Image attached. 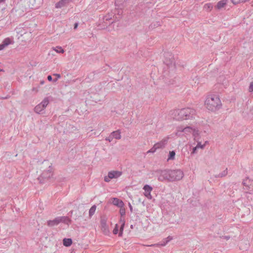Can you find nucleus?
<instances>
[{
	"label": "nucleus",
	"mask_w": 253,
	"mask_h": 253,
	"mask_svg": "<svg viewBox=\"0 0 253 253\" xmlns=\"http://www.w3.org/2000/svg\"><path fill=\"white\" fill-rule=\"evenodd\" d=\"M191 129V127H186L183 129V132H187V131H190V130Z\"/></svg>",
	"instance_id": "c03bdc74"
},
{
	"label": "nucleus",
	"mask_w": 253,
	"mask_h": 253,
	"mask_svg": "<svg viewBox=\"0 0 253 253\" xmlns=\"http://www.w3.org/2000/svg\"><path fill=\"white\" fill-rule=\"evenodd\" d=\"M130 228H131V229H132V228H133V225H131L130 226Z\"/></svg>",
	"instance_id": "13d9d810"
},
{
	"label": "nucleus",
	"mask_w": 253,
	"mask_h": 253,
	"mask_svg": "<svg viewBox=\"0 0 253 253\" xmlns=\"http://www.w3.org/2000/svg\"><path fill=\"white\" fill-rule=\"evenodd\" d=\"M113 138H115L117 139H120L121 138V131L120 130L113 131L111 133Z\"/></svg>",
	"instance_id": "412c9836"
},
{
	"label": "nucleus",
	"mask_w": 253,
	"mask_h": 253,
	"mask_svg": "<svg viewBox=\"0 0 253 253\" xmlns=\"http://www.w3.org/2000/svg\"><path fill=\"white\" fill-rule=\"evenodd\" d=\"M244 187H246L250 184H253V180L249 179L248 177L244 179L242 182Z\"/></svg>",
	"instance_id": "5701e85b"
},
{
	"label": "nucleus",
	"mask_w": 253,
	"mask_h": 253,
	"mask_svg": "<svg viewBox=\"0 0 253 253\" xmlns=\"http://www.w3.org/2000/svg\"><path fill=\"white\" fill-rule=\"evenodd\" d=\"M113 139V136L111 135V134H110V135L108 137L106 138L105 140L107 141H108L109 142H111L112 141Z\"/></svg>",
	"instance_id": "37998d69"
},
{
	"label": "nucleus",
	"mask_w": 253,
	"mask_h": 253,
	"mask_svg": "<svg viewBox=\"0 0 253 253\" xmlns=\"http://www.w3.org/2000/svg\"><path fill=\"white\" fill-rule=\"evenodd\" d=\"M116 11H117V10H115V12H115V18L114 19V21H112L111 23H109V24H112L116 21H119L121 19V15L122 14V10L118 11L117 15L116 13Z\"/></svg>",
	"instance_id": "a211bd4d"
},
{
	"label": "nucleus",
	"mask_w": 253,
	"mask_h": 253,
	"mask_svg": "<svg viewBox=\"0 0 253 253\" xmlns=\"http://www.w3.org/2000/svg\"><path fill=\"white\" fill-rule=\"evenodd\" d=\"M168 242H169V240H168L167 239L165 238L164 239V240L163 241H162L161 244H153V245H151L150 246H151V247L159 246H166V245L168 243Z\"/></svg>",
	"instance_id": "b1692460"
},
{
	"label": "nucleus",
	"mask_w": 253,
	"mask_h": 253,
	"mask_svg": "<svg viewBox=\"0 0 253 253\" xmlns=\"http://www.w3.org/2000/svg\"><path fill=\"white\" fill-rule=\"evenodd\" d=\"M115 12L111 11V12H108L106 15L103 16L102 20V26L101 27L102 29H105V27H107V25H110L112 21H114V19L115 18Z\"/></svg>",
	"instance_id": "39448f33"
},
{
	"label": "nucleus",
	"mask_w": 253,
	"mask_h": 253,
	"mask_svg": "<svg viewBox=\"0 0 253 253\" xmlns=\"http://www.w3.org/2000/svg\"><path fill=\"white\" fill-rule=\"evenodd\" d=\"M118 231H119L118 225L117 224H116L114 229H113V233L114 234H117L118 233Z\"/></svg>",
	"instance_id": "e433bc0d"
},
{
	"label": "nucleus",
	"mask_w": 253,
	"mask_h": 253,
	"mask_svg": "<svg viewBox=\"0 0 253 253\" xmlns=\"http://www.w3.org/2000/svg\"><path fill=\"white\" fill-rule=\"evenodd\" d=\"M176 119L178 120L192 119L194 118L196 111L191 108H183L174 112Z\"/></svg>",
	"instance_id": "f03ea898"
},
{
	"label": "nucleus",
	"mask_w": 253,
	"mask_h": 253,
	"mask_svg": "<svg viewBox=\"0 0 253 253\" xmlns=\"http://www.w3.org/2000/svg\"><path fill=\"white\" fill-rule=\"evenodd\" d=\"M234 4H236L240 2H243V0H231Z\"/></svg>",
	"instance_id": "ea45409f"
},
{
	"label": "nucleus",
	"mask_w": 253,
	"mask_h": 253,
	"mask_svg": "<svg viewBox=\"0 0 253 253\" xmlns=\"http://www.w3.org/2000/svg\"><path fill=\"white\" fill-rule=\"evenodd\" d=\"M44 108L43 107H42V105L40 103L35 107L34 111L38 114H42L43 113L42 111L44 110Z\"/></svg>",
	"instance_id": "f3484780"
},
{
	"label": "nucleus",
	"mask_w": 253,
	"mask_h": 253,
	"mask_svg": "<svg viewBox=\"0 0 253 253\" xmlns=\"http://www.w3.org/2000/svg\"><path fill=\"white\" fill-rule=\"evenodd\" d=\"M128 206L130 209V211L132 212L133 211V209H132V206L131 205V204L129 203H128Z\"/></svg>",
	"instance_id": "de8ad7c7"
},
{
	"label": "nucleus",
	"mask_w": 253,
	"mask_h": 253,
	"mask_svg": "<svg viewBox=\"0 0 253 253\" xmlns=\"http://www.w3.org/2000/svg\"><path fill=\"white\" fill-rule=\"evenodd\" d=\"M120 223L121 224L120 228V232L119 233V236L121 237L123 235L124 228L125 225V219L123 216H121L120 219Z\"/></svg>",
	"instance_id": "f8f14e48"
},
{
	"label": "nucleus",
	"mask_w": 253,
	"mask_h": 253,
	"mask_svg": "<svg viewBox=\"0 0 253 253\" xmlns=\"http://www.w3.org/2000/svg\"><path fill=\"white\" fill-rule=\"evenodd\" d=\"M157 149H158L156 147H155V145H154L153 147L147 152V153H154Z\"/></svg>",
	"instance_id": "c9c22d12"
},
{
	"label": "nucleus",
	"mask_w": 253,
	"mask_h": 253,
	"mask_svg": "<svg viewBox=\"0 0 253 253\" xmlns=\"http://www.w3.org/2000/svg\"><path fill=\"white\" fill-rule=\"evenodd\" d=\"M57 49H55L54 50L57 52V53H64V50L61 47H56Z\"/></svg>",
	"instance_id": "473e14b6"
},
{
	"label": "nucleus",
	"mask_w": 253,
	"mask_h": 253,
	"mask_svg": "<svg viewBox=\"0 0 253 253\" xmlns=\"http://www.w3.org/2000/svg\"><path fill=\"white\" fill-rule=\"evenodd\" d=\"M244 190L246 191V193L249 194L253 193V184H250L246 187L244 188Z\"/></svg>",
	"instance_id": "393cba45"
},
{
	"label": "nucleus",
	"mask_w": 253,
	"mask_h": 253,
	"mask_svg": "<svg viewBox=\"0 0 253 253\" xmlns=\"http://www.w3.org/2000/svg\"><path fill=\"white\" fill-rule=\"evenodd\" d=\"M72 239L71 238H64L63 240V244L64 246L68 247L72 244Z\"/></svg>",
	"instance_id": "aec40b11"
},
{
	"label": "nucleus",
	"mask_w": 253,
	"mask_h": 253,
	"mask_svg": "<svg viewBox=\"0 0 253 253\" xmlns=\"http://www.w3.org/2000/svg\"><path fill=\"white\" fill-rule=\"evenodd\" d=\"M71 220L68 216H62L55 217L53 220H49L47 221V225L49 227H53L58 225L60 223H63L69 225Z\"/></svg>",
	"instance_id": "7ed1b4c3"
},
{
	"label": "nucleus",
	"mask_w": 253,
	"mask_h": 253,
	"mask_svg": "<svg viewBox=\"0 0 253 253\" xmlns=\"http://www.w3.org/2000/svg\"><path fill=\"white\" fill-rule=\"evenodd\" d=\"M53 175V171L52 168V164L48 166V169L44 170L41 175L38 177V180L41 184H45L48 182L52 178Z\"/></svg>",
	"instance_id": "20e7f679"
},
{
	"label": "nucleus",
	"mask_w": 253,
	"mask_h": 253,
	"mask_svg": "<svg viewBox=\"0 0 253 253\" xmlns=\"http://www.w3.org/2000/svg\"><path fill=\"white\" fill-rule=\"evenodd\" d=\"M108 173L109 174V177L112 179L117 178L120 177L122 174V172L119 171H111Z\"/></svg>",
	"instance_id": "ddd939ff"
},
{
	"label": "nucleus",
	"mask_w": 253,
	"mask_h": 253,
	"mask_svg": "<svg viewBox=\"0 0 253 253\" xmlns=\"http://www.w3.org/2000/svg\"><path fill=\"white\" fill-rule=\"evenodd\" d=\"M68 0H61L55 4V7L59 8L63 7L68 2Z\"/></svg>",
	"instance_id": "6ab92c4d"
},
{
	"label": "nucleus",
	"mask_w": 253,
	"mask_h": 253,
	"mask_svg": "<svg viewBox=\"0 0 253 253\" xmlns=\"http://www.w3.org/2000/svg\"><path fill=\"white\" fill-rule=\"evenodd\" d=\"M212 7H213L212 4L211 3H206L204 5V8L207 11H211V9L212 8Z\"/></svg>",
	"instance_id": "c756f323"
},
{
	"label": "nucleus",
	"mask_w": 253,
	"mask_h": 253,
	"mask_svg": "<svg viewBox=\"0 0 253 253\" xmlns=\"http://www.w3.org/2000/svg\"><path fill=\"white\" fill-rule=\"evenodd\" d=\"M249 91L250 92L253 91V82H252L250 84V86L249 87Z\"/></svg>",
	"instance_id": "4c0bfd02"
},
{
	"label": "nucleus",
	"mask_w": 253,
	"mask_h": 253,
	"mask_svg": "<svg viewBox=\"0 0 253 253\" xmlns=\"http://www.w3.org/2000/svg\"><path fill=\"white\" fill-rule=\"evenodd\" d=\"M227 0H221L218 1L216 5V8L220 9L227 4Z\"/></svg>",
	"instance_id": "2eb2a0df"
},
{
	"label": "nucleus",
	"mask_w": 253,
	"mask_h": 253,
	"mask_svg": "<svg viewBox=\"0 0 253 253\" xmlns=\"http://www.w3.org/2000/svg\"><path fill=\"white\" fill-rule=\"evenodd\" d=\"M53 76H55L56 77V78L53 80V81L54 82H56L57 81L58 79L61 78V75L60 74H54Z\"/></svg>",
	"instance_id": "a19ab883"
},
{
	"label": "nucleus",
	"mask_w": 253,
	"mask_h": 253,
	"mask_svg": "<svg viewBox=\"0 0 253 253\" xmlns=\"http://www.w3.org/2000/svg\"><path fill=\"white\" fill-rule=\"evenodd\" d=\"M5 47H6L2 43L0 44V50L3 49Z\"/></svg>",
	"instance_id": "a18cd8bd"
},
{
	"label": "nucleus",
	"mask_w": 253,
	"mask_h": 253,
	"mask_svg": "<svg viewBox=\"0 0 253 253\" xmlns=\"http://www.w3.org/2000/svg\"><path fill=\"white\" fill-rule=\"evenodd\" d=\"M112 203L119 208H123L124 206V203L122 200L117 198H113L112 199Z\"/></svg>",
	"instance_id": "9b49d317"
},
{
	"label": "nucleus",
	"mask_w": 253,
	"mask_h": 253,
	"mask_svg": "<svg viewBox=\"0 0 253 253\" xmlns=\"http://www.w3.org/2000/svg\"><path fill=\"white\" fill-rule=\"evenodd\" d=\"M171 180L172 182L181 180L184 176L183 171L180 169H171Z\"/></svg>",
	"instance_id": "0eeeda50"
},
{
	"label": "nucleus",
	"mask_w": 253,
	"mask_h": 253,
	"mask_svg": "<svg viewBox=\"0 0 253 253\" xmlns=\"http://www.w3.org/2000/svg\"><path fill=\"white\" fill-rule=\"evenodd\" d=\"M47 80L49 81V82H51L52 81V76L51 75H48L47 76Z\"/></svg>",
	"instance_id": "49530a36"
},
{
	"label": "nucleus",
	"mask_w": 253,
	"mask_h": 253,
	"mask_svg": "<svg viewBox=\"0 0 253 253\" xmlns=\"http://www.w3.org/2000/svg\"><path fill=\"white\" fill-rule=\"evenodd\" d=\"M168 175H167V181L168 182H172V180H171V169H168Z\"/></svg>",
	"instance_id": "7c9ffc66"
},
{
	"label": "nucleus",
	"mask_w": 253,
	"mask_h": 253,
	"mask_svg": "<svg viewBox=\"0 0 253 253\" xmlns=\"http://www.w3.org/2000/svg\"><path fill=\"white\" fill-rule=\"evenodd\" d=\"M101 228L103 232L107 234L109 232L108 226L106 224V221L105 219H101Z\"/></svg>",
	"instance_id": "4468645a"
},
{
	"label": "nucleus",
	"mask_w": 253,
	"mask_h": 253,
	"mask_svg": "<svg viewBox=\"0 0 253 253\" xmlns=\"http://www.w3.org/2000/svg\"><path fill=\"white\" fill-rule=\"evenodd\" d=\"M5 0H0V3H4Z\"/></svg>",
	"instance_id": "864d4df0"
},
{
	"label": "nucleus",
	"mask_w": 253,
	"mask_h": 253,
	"mask_svg": "<svg viewBox=\"0 0 253 253\" xmlns=\"http://www.w3.org/2000/svg\"><path fill=\"white\" fill-rule=\"evenodd\" d=\"M197 146H199V148H203L204 147V145H202L200 143H198Z\"/></svg>",
	"instance_id": "09e8293b"
},
{
	"label": "nucleus",
	"mask_w": 253,
	"mask_h": 253,
	"mask_svg": "<svg viewBox=\"0 0 253 253\" xmlns=\"http://www.w3.org/2000/svg\"><path fill=\"white\" fill-rule=\"evenodd\" d=\"M49 103V100L47 97H45L42 101L40 103L41 105H42V107L45 109L47 106L48 104Z\"/></svg>",
	"instance_id": "cd10ccee"
},
{
	"label": "nucleus",
	"mask_w": 253,
	"mask_h": 253,
	"mask_svg": "<svg viewBox=\"0 0 253 253\" xmlns=\"http://www.w3.org/2000/svg\"><path fill=\"white\" fill-rule=\"evenodd\" d=\"M36 90V88H33V90Z\"/></svg>",
	"instance_id": "bf43d9fd"
},
{
	"label": "nucleus",
	"mask_w": 253,
	"mask_h": 253,
	"mask_svg": "<svg viewBox=\"0 0 253 253\" xmlns=\"http://www.w3.org/2000/svg\"><path fill=\"white\" fill-rule=\"evenodd\" d=\"M126 0H116L115 3L117 5H120L123 4L125 2Z\"/></svg>",
	"instance_id": "f704fd0d"
},
{
	"label": "nucleus",
	"mask_w": 253,
	"mask_h": 253,
	"mask_svg": "<svg viewBox=\"0 0 253 253\" xmlns=\"http://www.w3.org/2000/svg\"><path fill=\"white\" fill-rule=\"evenodd\" d=\"M223 237L224 239H225L226 240H228L230 239V236H223Z\"/></svg>",
	"instance_id": "603ef678"
},
{
	"label": "nucleus",
	"mask_w": 253,
	"mask_h": 253,
	"mask_svg": "<svg viewBox=\"0 0 253 253\" xmlns=\"http://www.w3.org/2000/svg\"><path fill=\"white\" fill-rule=\"evenodd\" d=\"M227 168L224 170L221 173L214 175L215 178L223 177L227 174Z\"/></svg>",
	"instance_id": "a878e982"
},
{
	"label": "nucleus",
	"mask_w": 253,
	"mask_h": 253,
	"mask_svg": "<svg viewBox=\"0 0 253 253\" xmlns=\"http://www.w3.org/2000/svg\"><path fill=\"white\" fill-rule=\"evenodd\" d=\"M78 23H75L74 25V29H76L78 28Z\"/></svg>",
	"instance_id": "8fccbe9b"
},
{
	"label": "nucleus",
	"mask_w": 253,
	"mask_h": 253,
	"mask_svg": "<svg viewBox=\"0 0 253 253\" xmlns=\"http://www.w3.org/2000/svg\"><path fill=\"white\" fill-rule=\"evenodd\" d=\"M249 0H243V2H245L247 1H248Z\"/></svg>",
	"instance_id": "6e6d98bb"
},
{
	"label": "nucleus",
	"mask_w": 253,
	"mask_h": 253,
	"mask_svg": "<svg viewBox=\"0 0 253 253\" xmlns=\"http://www.w3.org/2000/svg\"><path fill=\"white\" fill-rule=\"evenodd\" d=\"M95 72H92V73H91V74H90V76L92 75V74H93V75H94V73Z\"/></svg>",
	"instance_id": "4d7b16f0"
},
{
	"label": "nucleus",
	"mask_w": 253,
	"mask_h": 253,
	"mask_svg": "<svg viewBox=\"0 0 253 253\" xmlns=\"http://www.w3.org/2000/svg\"><path fill=\"white\" fill-rule=\"evenodd\" d=\"M44 84V81H41V84Z\"/></svg>",
	"instance_id": "5fc2aeb1"
},
{
	"label": "nucleus",
	"mask_w": 253,
	"mask_h": 253,
	"mask_svg": "<svg viewBox=\"0 0 253 253\" xmlns=\"http://www.w3.org/2000/svg\"><path fill=\"white\" fill-rule=\"evenodd\" d=\"M143 189L145 190V193H144L145 196L148 199H151L152 196L151 195V192L153 188L151 186L149 185L146 184L144 186Z\"/></svg>",
	"instance_id": "9d476101"
},
{
	"label": "nucleus",
	"mask_w": 253,
	"mask_h": 253,
	"mask_svg": "<svg viewBox=\"0 0 253 253\" xmlns=\"http://www.w3.org/2000/svg\"><path fill=\"white\" fill-rule=\"evenodd\" d=\"M2 71V70H1V69H0V71Z\"/></svg>",
	"instance_id": "052dcab7"
},
{
	"label": "nucleus",
	"mask_w": 253,
	"mask_h": 253,
	"mask_svg": "<svg viewBox=\"0 0 253 253\" xmlns=\"http://www.w3.org/2000/svg\"><path fill=\"white\" fill-rule=\"evenodd\" d=\"M165 60L164 63L168 68H175L173 56L171 53L165 52L164 54Z\"/></svg>",
	"instance_id": "423d86ee"
},
{
	"label": "nucleus",
	"mask_w": 253,
	"mask_h": 253,
	"mask_svg": "<svg viewBox=\"0 0 253 253\" xmlns=\"http://www.w3.org/2000/svg\"><path fill=\"white\" fill-rule=\"evenodd\" d=\"M160 25V22H156V23H152L150 25V28H155V27H158Z\"/></svg>",
	"instance_id": "72a5a7b5"
},
{
	"label": "nucleus",
	"mask_w": 253,
	"mask_h": 253,
	"mask_svg": "<svg viewBox=\"0 0 253 253\" xmlns=\"http://www.w3.org/2000/svg\"><path fill=\"white\" fill-rule=\"evenodd\" d=\"M175 155V152L174 151H169L168 160H173Z\"/></svg>",
	"instance_id": "c85d7f7f"
},
{
	"label": "nucleus",
	"mask_w": 253,
	"mask_h": 253,
	"mask_svg": "<svg viewBox=\"0 0 253 253\" xmlns=\"http://www.w3.org/2000/svg\"><path fill=\"white\" fill-rule=\"evenodd\" d=\"M119 212L121 214V216H123L125 215L126 210L124 207L123 208H120Z\"/></svg>",
	"instance_id": "2f4dec72"
},
{
	"label": "nucleus",
	"mask_w": 253,
	"mask_h": 253,
	"mask_svg": "<svg viewBox=\"0 0 253 253\" xmlns=\"http://www.w3.org/2000/svg\"><path fill=\"white\" fill-rule=\"evenodd\" d=\"M206 108L211 111H216L221 107V102L219 97L215 94L209 95L205 101Z\"/></svg>",
	"instance_id": "f257e3e1"
},
{
	"label": "nucleus",
	"mask_w": 253,
	"mask_h": 253,
	"mask_svg": "<svg viewBox=\"0 0 253 253\" xmlns=\"http://www.w3.org/2000/svg\"><path fill=\"white\" fill-rule=\"evenodd\" d=\"M240 249L241 250H247L249 248V245L248 242L247 241H245L244 242H241L240 243Z\"/></svg>",
	"instance_id": "dca6fc26"
},
{
	"label": "nucleus",
	"mask_w": 253,
	"mask_h": 253,
	"mask_svg": "<svg viewBox=\"0 0 253 253\" xmlns=\"http://www.w3.org/2000/svg\"><path fill=\"white\" fill-rule=\"evenodd\" d=\"M96 209V206L95 205L92 206L89 211V216L91 217L94 213Z\"/></svg>",
	"instance_id": "bb28decb"
},
{
	"label": "nucleus",
	"mask_w": 253,
	"mask_h": 253,
	"mask_svg": "<svg viewBox=\"0 0 253 253\" xmlns=\"http://www.w3.org/2000/svg\"><path fill=\"white\" fill-rule=\"evenodd\" d=\"M198 148H199V146H196V147L193 148L192 151L191 152V154H194L196 153Z\"/></svg>",
	"instance_id": "58836bf2"
},
{
	"label": "nucleus",
	"mask_w": 253,
	"mask_h": 253,
	"mask_svg": "<svg viewBox=\"0 0 253 253\" xmlns=\"http://www.w3.org/2000/svg\"><path fill=\"white\" fill-rule=\"evenodd\" d=\"M169 138V136L163 138L161 141L154 144L155 147H156L158 149L165 148Z\"/></svg>",
	"instance_id": "1a4fd4ad"
},
{
	"label": "nucleus",
	"mask_w": 253,
	"mask_h": 253,
	"mask_svg": "<svg viewBox=\"0 0 253 253\" xmlns=\"http://www.w3.org/2000/svg\"><path fill=\"white\" fill-rule=\"evenodd\" d=\"M166 239H167L168 240H169V242L172 239V237L170 236H169Z\"/></svg>",
	"instance_id": "3c124183"
},
{
	"label": "nucleus",
	"mask_w": 253,
	"mask_h": 253,
	"mask_svg": "<svg viewBox=\"0 0 253 253\" xmlns=\"http://www.w3.org/2000/svg\"><path fill=\"white\" fill-rule=\"evenodd\" d=\"M13 42L12 41V39L9 38H6L4 39L2 42V43L5 46V47L7 46Z\"/></svg>",
	"instance_id": "4be33fe9"
},
{
	"label": "nucleus",
	"mask_w": 253,
	"mask_h": 253,
	"mask_svg": "<svg viewBox=\"0 0 253 253\" xmlns=\"http://www.w3.org/2000/svg\"><path fill=\"white\" fill-rule=\"evenodd\" d=\"M158 176V180L161 182H164L165 181H167L168 177H167V175H168V170L167 169L164 170H158L156 171Z\"/></svg>",
	"instance_id": "6e6552de"
},
{
	"label": "nucleus",
	"mask_w": 253,
	"mask_h": 253,
	"mask_svg": "<svg viewBox=\"0 0 253 253\" xmlns=\"http://www.w3.org/2000/svg\"><path fill=\"white\" fill-rule=\"evenodd\" d=\"M111 179V178L110 177H109V173H108V175L107 176H106L104 177V181L105 182H109L110 181Z\"/></svg>",
	"instance_id": "79ce46f5"
}]
</instances>
